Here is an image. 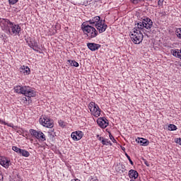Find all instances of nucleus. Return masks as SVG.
<instances>
[{
  "instance_id": "1",
  "label": "nucleus",
  "mask_w": 181,
  "mask_h": 181,
  "mask_svg": "<svg viewBox=\"0 0 181 181\" xmlns=\"http://www.w3.org/2000/svg\"><path fill=\"white\" fill-rule=\"evenodd\" d=\"M14 91L18 94H23V95L28 98L36 96V92L29 86H17L14 87Z\"/></svg>"
},
{
  "instance_id": "2",
  "label": "nucleus",
  "mask_w": 181,
  "mask_h": 181,
  "mask_svg": "<svg viewBox=\"0 0 181 181\" xmlns=\"http://www.w3.org/2000/svg\"><path fill=\"white\" fill-rule=\"evenodd\" d=\"M81 29L85 35H87L89 39H94V37H97L98 35V31L95 30V28L90 25L83 23Z\"/></svg>"
},
{
  "instance_id": "3",
  "label": "nucleus",
  "mask_w": 181,
  "mask_h": 181,
  "mask_svg": "<svg viewBox=\"0 0 181 181\" xmlns=\"http://www.w3.org/2000/svg\"><path fill=\"white\" fill-rule=\"evenodd\" d=\"M130 37L135 45H139L144 40V34L141 30L134 28L133 31L130 33Z\"/></svg>"
},
{
  "instance_id": "4",
  "label": "nucleus",
  "mask_w": 181,
  "mask_h": 181,
  "mask_svg": "<svg viewBox=\"0 0 181 181\" xmlns=\"http://www.w3.org/2000/svg\"><path fill=\"white\" fill-rule=\"evenodd\" d=\"M88 108L93 117L98 118L101 115V109H100V107L95 103L90 102L88 105Z\"/></svg>"
},
{
  "instance_id": "5",
  "label": "nucleus",
  "mask_w": 181,
  "mask_h": 181,
  "mask_svg": "<svg viewBox=\"0 0 181 181\" xmlns=\"http://www.w3.org/2000/svg\"><path fill=\"white\" fill-rule=\"evenodd\" d=\"M21 28L19 25L11 23L10 24V27L7 31V33H8V35H14V36H16V35H19V33H21Z\"/></svg>"
},
{
  "instance_id": "6",
  "label": "nucleus",
  "mask_w": 181,
  "mask_h": 181,
  "mask_svg": "<svg viewBox=\"0 0 181 181\" xmlns=\"http://www.w3.org/2000/svg\"><path fill=\"white\" fill-rule=\"evenodd\" d=\"M30 134L32 135V136H34V138L42 141V142H45V141H46V136L41 131H36L33 129H30Z\"/></svg>"
},
{
  "instance_id": "7",
  "label": "nucleus",
  "mask_w": 181,
  "mask_h": 181,
  "mask_svg": "<svg viewBox=\"0 0 181 181\" xmlns=\"http://www.w3.org/2000/svg\"><path fill=\"white\" fill-rule=\"evenodd\" d=\"M40 124L45 128H53V122L46 116H42L40 118Z\"/></svg>"
},
{
  "instance_id": "8",
  "label": "nucleus",
  "mask_w": 181,
  "mask_h": 181,
  "mask_svg": "<svg viewBox=\"0 0 181 181\" xmlns=\"http://www.w3.org/2000/svg\"><path fill=\"white\" fill-rule=\"evenodd\" d=\"M11 23L12 22H11L8 19L0 18V28L2 29V30H4L6 33H8Z\"/></svg>"
},
{
  "instance_id": "9",
  "label": "nucleus",
  "mask_w": 181,
  "mask_h": 181,
  "mask_svg": "<svg viewBox=\"0 0 181 181\" xmlns=\"http://www.w3.org/2000/svg\"><path fill=\"white\" fill-rule=\"evenodd\" d=\"M96 29L98 30L99 33H103L105 30H107V28H108V25L105 24V21L101 20L99 23H96L95 25Z\"/></svg>"
},
{
  "instance_id": "10",
  "label": "nucleus",
  "mask_w": 181,
  "mask_h": 181,
  "mask_svg": "<svg viewBox=\"0 0 181 181\" xmlns=\"http://www.w3.org/2000/svg\"><path fill=\"white\" fill-rule=\"evenodd\" d=\"M0 165H1L3 168H5V169H8V168L12 165V163H11V160L6 157L0 156Z\"/></svg>"
},
{
  "instance_id": "11",
  "label": "nucleus",
  "mask_w": 181,
  "mask_h": 181,
  "mask_svg": "<svg viewBox=\"0 0 181 181\" xmlns=\"http://www.w3.org/2000/svg\"><path fill=\"white\" fill-rule=\"evenodd\" d=\"M143 23L144 24L145 29L148 30H151L152 27L153 26V22L149 18H144L142 21Z\"/></svg>"
},
{
  "instance_id": "12",
  "label": "nucleus",
  "mask_w": 181,
  "mask_h": 181,
  "mask_svg": "<svg viewBox=\"0 0 181 181\" xmlns=\"http://www.w3.org/2000/svg\"><path fill=\"white\" fill-rule=\"evenodd\" d=\"M97 124L100 127V128H106L108 127V120L104 119V117H100L97 119Z\"/></svg>"
},
{
  "instance_id": "13",
  "label": "nucleus",
  "mask_w": 181,
  "mask_h": 181,
  "mask_svg": "<svg viewBox=\"0 0 181 181\" xmlns=\"http://www.w3.org/2000/svg\"><path fill=\"white\" fill-rule=\"evenodd\" d=\"M83 132L77 131V132H72L71 134V136L72 139H74V141H80V139L83 138Z\"/></svg>"
},
{
  "instance_id": "14",
  "label": "nucleus",
  "mask_w": 181,
  "mask_h": 181,
  "mask_svg": "<svg viewBox=\"0 0 181 181\" xmlns=\"http://www.w3.org/2000/svg\"><path fill=\"white\" fill-rule=\"evenodd\" d=\"M87 47L91 52H95V50H98L100 47H101V45L100 44H96V43H88Z\"/></svg>"
},
{
  "instance_id": "15",
  "label": "nucleus",
  "mask_w": 181,
  "mask_h": 181,
  "mask_svg": "<svg viewBox=\"0 0 181 181\" xmlns=\"http://www.w3.org/2000/svg\"><path fill=\"white\" fill-rule=\"evenodd\" d=\"M136 25H137V27L134 28V29H138V30H140V31L142 30V32L144 33V35L148 36V31H146V30L144 29V28H145V25L144 24L143 21L139 22Z\"/></svg>"
},
{
  "instance_id": "16",
  "label": "nucleus",
  "mask_w": 181,
  "mask_h": 181,
  "mask_svg": "<svg viewBox=\"0 0 181 181\" xmlns=\"http://www.w3.org/2000/svg\"><path fill=\"white\" fill-rule=\"evenodd\" d=\"M20 73H22L24 76H28V74H30V69L28 66L23 65L20 68Z\"/></svg>"
},
{
  "instance_id": "17",
  "label": "nucleus",
  "mask_w": 181,
  "mask_h": 181,
  "mask_svg": "<svg viewBox=\"0 0 181 181\" xmlns=\"http://www.w3.org/2000/svg\"><path fill=\"white\" fill-rule=\"evenodd\" d=\"M90 25H95L96 23H100L101 22V17L97 16L91 19H90L89 21H88Z\"/></svg>"
},
{
  "instance_id": "18",
  "label": "nucleus",
  "mask_w": 181,
  "mask_h": 181,
  "mask_svg": "<svg viewBox=\"0 0 181 181\" xmlns=\"http://www.w3.org/2000/svg\"><path fill=\"white\" fill-rule=\"evenodd\" d=\"M138 171L135 170H129V177L130 179H136L138 177Z\"/></svg>"
},
{
  "instance_id": "19",
  "label": "nucleus",
  "mask_w": 181,
  "mask_h": 181,
  "mask_svg": "<svg viewBox=\"0 0 181 181\" xmlns=\"http://www.w3.org/2000/svg\"><path fill=\"white\" fill-rule=\"evenodd\" d=\"M138 142L141 146H148L149 145V141L144 138H139Z\"/></svg>"
},
{
  "instance_id": "20",
  "label": "nucleus",
  "mask_w": 181,
  "mask_h": 181,
  "mask_svg": "<svg viewBox=\"0 0 181 181\" xmlns=\"http://www.w3.org/2000/svg\"><path fill=\"white\" fill-rule=\"evenodd\" d=\"M30 47L35 52L39 50V45L37 44V42L35 41V40L33 41L31 45H30Z\"/></svg>"
},
{
  "instance_id": "21",
  "label": "nucleus",
  "mask_w": 181,
  "mask_h": 181,
  "mask_svg": "<svg viewBox=\"0 0 181 181\" xmlns=\"http://www.w3.org/2000/svg\"><path fill=\"white\" fill-rule=\"evenodd\" d=\"M21 151L20 152V155H22V156H25V158H28L30 153H29V151L26 150L21 149Z\"/></svg>"
},
{
  "instance_id": "22",
  "label": "nucleus",
  "mask_w": 181,
  "mask_h": 181,
  "mask_svg": "<svg viewBox=\"0 0 181 181\" xmlns=\"http://www.w3.org/2000/svg\"><path fill=\"white\" fill-rule=\"evenodd\" d=\"M69 63H70L71 66H74V67H78L79 64L78 62L76 61H71V60H68Z\"/></svg>"
},
{
  "instance_id": "23",
  "label": "nucleus",
  "mask_w": 181,
  "mask_h": 181,
  "mask_svg": "<svg viewBox=\"0 0 181 181\" xmlns=\"http://www.w3.org/2000/svg\"><path fill=\"white\" fill-rule=\"evenodd\" d=\"M101 142L103 145H106V146L112 145L111 141H108V139H103Z\"/></svg>"
},
{
  "instance_id": "24",
  "label": "nucleus",
  "mask_w": 181,
  "mask_h": 181,
  "mask_svg": "<svg viewBox=\"0 0 181 181\" xmlns=\"http://www.w3.org/2000/svg\"><path fill=\"white\" fill-rule=\"evenodd\" d=\"M177 129V127L175 124H169L168 126V130L169 131H176Z\"/></svg>"
},
{
  "instance_id": "25",
  "label": "nucleus",
  "mask_w": 181,
  "mask_h": 181,
  "mask_svg": "<svg viewBox=\"0 0 181 181\" xmlns=\"http://www.w3.org/2000/svg\"><path fill=\"white\" fill-rule=\"evenodd\" d=\"M171 53H173V56H175V57L179 58V56H178L179 54L178 53H180V52H179V49H177V50L172 49Z\"/></svg>"
},
{
  "instance_id": "26",
  "label": "nucleus",
  "mask_w": 181,
  "mask_h": 181,
  "mask_svg": "<svg viewBox=\"0 0 181 181\" xmlns=\"http://www.w3.org/2000/svg\"><path fill=\"white\" fill-rule=\"evenodd\" d=\"M34 40H33V39L31 38V37L27 38V39H26V42H27L28 46L30 47V46L32 45V43L33 42Z\"/></svg>"
},
{
  "instance_id": "27",
  "label": "nucleus",
  "mask_w": 181,
  "mask_h": 181,
  "mask_svg": "<svg viewBox=\"0 0 181 181\" xmlns=\"http://www.w3.org/2000/svg\"><path fill=\"white\" fill-rule=\"evenodd\" d=\"M175 33L177 37H179V39H181V28H177L175 31Z\"/></svg>"
},
{
  "instance_id": "28",
  "label": "nucleus",
  "mask_w": 181,
  "mask_h": 181,
  "mask_svg": "<svg viewBox=\"0 0 181 181\" xmlns=\"http://www.w3.org/2000/svg\"><path fill=\"white\" fill-rule=\"evenodd\" d=\"M12 149H13V151H14V152H16L17 153H21V150H22L16 146H13Z\"/></svg>"
},
{
  "instance_id": "29",
  "label": "nucleus",
  "mask_w": 181,
  "mask_h": 181,
  "mask_svg": "<svg viewBox=\"0 0 181 181\" xmlns=\"http://www.w3.org/2000/svg\"><path fill=\"white\" fill-rule=\"evenodd\" d=\"M0 124H4V125H7L8 127H10L11 128H13V124H8V123H6V122L0 119Z\"/></svg>"
},
{
  "instance_id": "30",
  "label": "nucleus",
  "mask_w": 181,
  "mask_h": 181,
  "mask_svg": "<svg viewBox=\"0 0 181 181\" xmlns=\"http://www.w3.org/2000/svg\"><path fill=\"white\" fill-rule=\"evenodd\" d=\"M58 122H59V127H62V128H64V127H66V124L64 123V121L59 120Z\"/></svg>"
},
{
  "instance_id": "31",
  "label": "nucleus",
  "mask_w": 181,
  "mask_h": 181,
  "mask_svg": "<svg viewBox=\"0 0 181 181\" xmlns=\"http://www.w3.org/2000/svg\"><path fill=\"white\" fill-rule=\"evenodd\" d=\"M110 139H111L112 141H113L114 144L117 142V140L114 138V136L111 134V133L109 134Z\"/></svg>"
},
{
  "instance_id": "32",
  "label": "nucleus",
  "mask_w": 181,
  "mask_h": 181,
  "mask_svg": "<svg viewBox=\"0 0 181 181\" xmlns=\"http://www.w3.org/2000/svg\"><path fill=\"white\" fill-rule=\"evenodd\" d=\"M126 156L129 160V162H130V164L132 165V166H134V161H132V160L131 159V157L126 153Z\"/></svg>"
},
{
  "instance_id": "33",
  "label": "nucleus",
  "mask_w": 181,
  "mask_h": 181,
  "mask_svg": "<svg viewBox=\"0 0 181 181\" xmlns=\"http://www.w3.org/2000/svg\"><path fill=\"white\" fill-rule=\"evenodd\" d=\"M18 1H19V0H8V2L10 4V5H15V4H16V2H18Z\"/></svg>"
},
{
  "instance_id": "34",
  "label": "nucleus",
  "mask_w": 181,
  "mask_h": 181,
  "mask_svg": "<svg viewBox=\"0 0 181 181\" xmlns=\"http://www.w3.org/2000/svg\"><path fill=\"white\" fill-rule=\"evenodd\" d=\"M143 161L144 163V164L146 165V166H148L149 168V166H151V163L149 162H148V160H146L145 158H143Z\"/></svg>"
},
{
  "instance_id": "35",
  "label": "nucleus",
  "mask_w": 181,
  "mask_h": 181,
  "mask_svg": "<svg viewBox=\"0 0 181 181\" xmlns=\"http://www.w3.org/2000/svg\"><path fill=\"white\" fill-rule=\"evenodd\" d=\"M30 98H31V97H30V98H28V96H27V98H26V97H24V98H23V101H28V103H32V100H30Z\"/></svg>"
},
{
  "instance_id": "36",
  "label": "nucleus",
  "mask_w": 181,
  "mask_h": 181,
  "mask_svg": "<svg viewBox=\"0 0 181 181\" xmlns=\"http://www.w3.org/2000/svg\"><path fill=\"white\" fill-rule=\"evenodd\" d=\"M175 142L176 144H178V145H181V139H180V138H179V139H175Z\"/></svg>"
},
{
  "instance_id": "37",
  "label": "nucleus",
  "mask_w": 181,
  "mask_h": 181,
  "mask_svg": "<svg viewBox=\"0 0 181 181\" xmlns=\"http://www.w3.org/2000/svg\"><path fill=\"white\" fill-rule=\"evenodd\" d=\"M122 168V165H117V168H116V170L117 172H121V168Z\"/></svg>"
},
{
  "instance_id": "38",
  "label": "nucleus",
  "mask_w": 181,
  "mask_h": 181,
  "mask_svg": "<svg viewBox=\"0 0 181 181\" xmlns=\"http://www.w3.org/2000/svg\"><path fill=\"white\" fill-rule=\"evenodd\" d=\"M141 1L142 0H132L133 4H139V2H141Z\"/></svg>"
},
{
  "instance_id": "39",
  "label": "nucleus",
  "mask_w": 181,
  "mask_h": 181,
  "mask_svg": "<svg viewBox=\"0 0 181 181\" xmlns=\"http://www.w3.org/2000/svg\"><path fill=\"white\" fill-rule=\"evenodd\" d=\"M0 181H4V175H2V173L0 171Z\"/></svg>"
},
{
  "instance_id": "40",
  "label": "nucleus",
  "mask_w": 181,
  "mask_h": 181,
  "mask_svg": "<svg viewBox=\"0 0 181 181\" xmlns=\"http://www.w3.org/2000/svg\"><path fill=\"white\" fill-rule=\"evenodd\" d=\"M98 141H103L104 139L102 136H100V135H97Z\"/></svg>"
},
{
  "instance_id": "41",
  "label": "nucleus",
  "mask_w": 181,
  "mask_h": 181,
  "mask_svg": "<svg viewBox=\"0 0 181 181\" xmlns=\"http://www.w3.org/2000/svg\"><path fill=\"white\" fill-rule=\"evenodd\" d=\"M163 4V0H158V5H162Z\"/></svg>"
},
{
  "instance_id": "42",
  "label": "nucleus",
  "mask_w": 181,
  "mask_h": 181,
  "mask_svg": "<svg viewBox=\"0 0 181 181\" xmlns=\"http://www.w3.org/2000/svg\"><path fill=\"white\" fill-rule=\"evenodd\" d=\"M178 57L181 59V49H180V52H178Z\"/></svg>"
},
{
  "instance_id": "43",
  "label": "nucleus",
  "mask_w": 181,
  "mask_h": 181,
  "mask_svg": "<svg viewBox=\"0 0 181 181\" xmlns=\"http://www.w3.org/2000/svg\"><path fill=\"white\" fill-rule=\"evenodd\" d=\"M71 181H80L78 179L71 180Z\"/></svg>"
},
{
  "instance_id": "44",
  "label": "nucleus",
  "mask_w": 181,
  "mask_h": 181,
  "mask_svg": "<svg viewBox=\"0 0 181 181\" xmlns=\"http://www.w3.org/2000/svg\"><path fill=\"white\" fill-rule=\"evenodd\" d=\"M122 151H125V148L124 147H122Z\"/></svg>"
},
{
  "instance_id": "45",
  "label": "nucleus",
  "mask_w": 181,
  "mask_h": 181,
  "mask_svg": "<svg viewBox=\"0 0 181 181\" xmlns=\"http://www.w3.org/2000/svg\"><path fill=\"white\" fill-rule=\"evenodd\" d=\"M54 132V129H53V130H51V132Z\"/></svg>"
}]
</instances>
